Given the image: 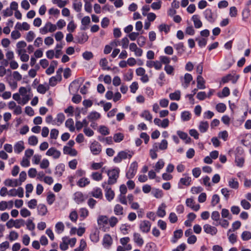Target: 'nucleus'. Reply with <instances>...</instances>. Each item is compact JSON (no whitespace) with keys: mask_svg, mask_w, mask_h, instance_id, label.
I'll use <instances>...</instances> for the list:
<instances>
[{"mask_svg":"<svg viewBox=\"0 0 251 251\" xmlns=\"http://www.w3.org/2000/svg\"><path fill=\"white\" fill-rule=\"evenodd\" d=\"M115 194L113 190L109 187H106L105 188V197L109 201H111L114 198Z\"/></svg>","mask_w":251,"mask_h":251,"instance_id":"nucleus-18","label":"nucleus"},{"mask_svg":"<svg viewBox=\"0 0 251 251\" xmlns=\"http://www.w3.org/2000/svg\"><path fill=\"white\" fill-rule=\"evenodd\" d=\"M19 237L18 233L15 231H11L9 235V239L11 241L16 240Z\"/></svg>","mask_w":251,"mask_h":251,"instance_id":"nucleus-61","label":"nucleus"},{"mask_svg":"<svg viewBox=\"0 0 251 251\" xmlns=\"http://www.w3.org/2000/svg\"><path fill=\"white\" fill-rule=\"evenodd\" d=\"M133 240L139 246H142L144 244V240L138 233H134Z\"/></svg>","mask_w":251,"mask_h":251,"instance_id":"nucleus-21","label":"nucleus"},{"mask_svg":"<svg viewBox=\"0 0 251 251\" xmlns=\"http://www.w3.org/2000/svg\"><path fill=\"white\" fill-rule=\"evenodd\" d=\"M228 186L232 189H237L239 187V183L235 178H230L228 180Z\"/></svg>","mask_w":251,"mask_h":251,"instance_id":"nucleus-34","label":"nucleus"},{"mask_svg":"<svg viewBox=\"0 0 251 251\" xmlns=\"http://www.w3.org/2000/svg\"><path fill=\"white\" fill-rule=\"evenodd\" d=\"M183 232L181 229L177 230L174 232V238L172 239V242L174 243H176L177 240L182 236Z\"/></svg>","mask_w":251,"mask_h":251,"instance_id":"nucleus-35","label":"nucleus"},{"mask_svg":"<svg viewBox=\"0 0 251 251\" xmlns=\"http://www.w3.org/2000/svg\"><path fill=\"white\" fill-rule=\"evenodd\" d=\"M90 184V181L87 178L82 177L77 182V185L80 187H84Z\"/></svg>","mask_w":251,"mask_h":251,"instance_id":"nucleus-32","label":"nucleus"},{"mask_svg":"<svg viewBox=\"0 0 251 251\" xmlns=\"http://www.w3.org/2000/svg\"><path fill=\"white\" fill-rule=\"evenodd\" d=\"M37 208L38 214L41 216H45L48 212L46 206L43 204H40Z\"/></svg>","mask_w":251,"mask_h":251,"instance_id":"nucleus-25","label":"nucleus"},{"mask_svg":"<svg viewBox=\"0 0 251 251\" xmlns=\"http://www.w3.org/2000/svg\"><path fill=\"white\" fill-rule=\"evenodd\" d=\"M63 153L65 154L74 156L77 155V152L75 149L66 146L63 148Z\"/></svg>","mask_w":251,"mask_h":251,"instance_id":"nucleus-16","label":"nucleus"},{"mask_svg":"<svg viewBox=\"0 0 251 251\" xmlns=\"http://www.w3.org/2000/svg\"><path fill=\"white\" fill-rule=\"evenodd\" d=\"M169 98L171 100H178L180 98V92L179 90L175 91L174 93H170Z\"/></svg>","mask_w":251,"mask_h":251,"instance_id":"nucleus-37","label":"nucleus"},{"mask_svg":"<svg viewBox=\"0 0 251 251\" xmlns=\"http://www.w3.org/2000/svg\"><path fill=\"white\" fill-rule=\"evenodd\" d=\"M197 88L200 89H204L205 88V81L201 75H199L197 78Z\"/></svg>","mask_w":251,"mask_h":251,"instance_id":"nucleus-22","label":"nucleus"},{"mask_svg":"<svg viewBox=\"0 0 251 251\" xmlns=\"http://www.w3.org/2000/svg\"><path fill=\"white\" fill-rule=\"evenodd\" d=\"M91 177L96 181H100L102 178V174L98 172H93L91 174Z\"/></svg>","mask_w":251,"mask_h":251,"instance_id":"nucleus-48","label":"nucleus"},{"mask_svg":"<svg viewBox=\"0 0 251 251\" xmlns=\"http://www.w3.org/2000/svg\"><path fill=\"white\" fill-rule=\"evenodd\" d=\"M79 214L82 220H84L88 216L89 211L86 208H81L79 210Z\"/></svg>","mask_w":251,"mask_h":251,"instance_id":"nucleus-39","label":"nucleus"},{"mask_svg":"<svg viewBox=\"0 0 251 251\" xmlns=\"http://www.w3.org/2000/svg\"><path fill=\"white\" fill-rule=\"evenodd\" d=\"M138 168V164L136 161L132 162L129 167V168L126 173V176L127 178L130 179L133 178L137 172Z\"/></svg>","mask_w":251,"mask_h":251,"instance_id":"nucleus-5","label":"nucleus"},{"mask_svg":"<svg viewBox=\"0 0 251 251\" xmlns=\"http://www.w3.org/2000/svg\"><path fill=\"white\" fill-rule=\"evenodd\" d=\"M112 244V239L109 234L104 235L103 239V245L105 248H109Z\"/></svg>","mask_w":251,"mask_h":251,"instance_id":"nucleus-17","label":"nucleus"},{"mask_svg":"<svg viewBox=\"0 0 251 251\" xmlns=\"http://www.w3.org/2000/svg\"><path fill=\"white\" fill-rule=\"evenodd\" d=\"M90 150L93 154H99L101 151V146L98 142H94L91 145Z\"/></svg>","mask_w":251,"mask_h":251,"instance_id":"nucleus-8","label":"nucleus"},{"mask_svg":"<svg viewBox=\"0 0 251 251\" xmlns=\"http://www.w3.org/2000/svg\"><path fill=\"white\" fill-rule=\"evenodd\" d=\"M93 0H87L84 1L85 2L84 4V8L86 12L88 13H91L92 10L91 2L93 1Z\"/></svg>","mask_w":251,"mask_h":251,"instance_id":"nucleus-40","label":"nucleus"},{"mask_svg":"<svg viewBox=\"0 0 251 251\" xmlns=\"http://www.w3.org/2000/svg\"><path fill=\"white\" fill-rule=\"evenodd\" d=\"M60 248L62 251H66L68 248V238L65 237L62 238V242L60 244Z\"/></svg>","mask_w":251,"mask_h":251,"instance_id":"nucleus-38","label":"nucleus"},{"mask_svg":"<svg viewBox=\"0 0 251 251\" xmlns=\"http://www.w3.org/2000/svg\"><path fill=\"white\" fill-rule=\"evenodd\" d=\"M166 205L164 204H162L161 206L159 207L157 211V215L160 217H163L166 215L165 211Z\"/></svg>","mask_w":251,"mask_h":251,"instance_id":"nucleus-36","label":"nucleus"},{"mask_svg":"<svg viewBox=\"0 0 251 251\" xmlns=\"http://www.w3.org/2000/svg\"><path fill=\"white\" fill-rule=\"evenodd\" d=\"M134 154L133 151H122L118 152L117 155L113 158V161L115 163H119L122 162L123 159H126L128 158H131Z\"/></svg>","mask_w":251,"mask_h":251,"instance_id":"nucleus-1","label":"nucleus"},{"mask_svg":"<svg viewBox=\"0 0 251 251\" xmlns=\"http://www.w3.org/2000/svg\"><path fill=\"white\" fill-rule=\"evenodd\" d=\"M118 220L115 216H112L108 219V223L111 227H114L118 223Z\"/></svg>","mask_w":251,"mask_h":251,"instance_id":"nucleus-59","label":"nucleus"},{"mask_svg":"<svg viewBox=\"0 0 251 251\" xmlns=\"http://www.w3.org/2000/svg\"><path fill=\"white\" fill-rule=\"evenodd\" d=\"M151 193L157 199L161 198L163 196L162 191L157 189L153 190Z\"/></svg>","mask_w":251,"mask_h":251,"instance_id":"nucleus-56","label":"nucleus"},{"mask_svg":"<svg viewBox=\"0 0 251 251\" xmlns=\"http://www.w3.org/2000/svg\"><path fill=\"white\" fill-rule=\"evenodd\" d=\"M164 162L162 159H159L155 165V170L159 172L164 166Z\"/></svg>","mask_w":251,"mask_h":251,"instance_id":"nucleus-42","label":"nucleus"},{"mask_svg":"<svg viewBox=\"0 0 251 251\" xmlns=\"http://www.w3.org/2000/svg\"><path fill=\"white\" fill-rule=\"evenodd\" d=\"M25 225V222L23 219H10L6 223V226L8 228H11L15 227L16 228H20L24 226Z\"/></svg>","mask_w":251,"mask_h":251,"instance_id":"nucleus-3","label":"nucleus"},{"mask_svg":"<svg viewBox=\"0 0 251 251\" xmlns=\"http://www.w3.org/2000/svg\"><path fill=\"white\" fill-rule=\"evenodd\" d=\"M151 227V223L146 220L141 222L140 224V229L144 233H148L150 231Z\"/></svg>","mask_w":251,"mask_h":251,"instance_id":"nucleus-7","label":"nucleus"},{"mask_svg":"<svg viewBox=\"0 0 251 251\" xmlns=\"http://www.w3.org/2000/svg\"><path fill=\"white\" fill-rule=\"evenodd\" d=\"M209 127V124L207 122H201L199 126V129L201 133L205 132Z\"/></svg>","mask_w":251,"mask_h":251,"instance_id":"nucleus-26","label":"nucleus"},{"mask_svg":"<svg viewBox=\"0 0 251 251\" xmlns=\"http://www.w3.org/2000/svg\"><path fill=\"white\" fill-rule=\"evenodd\" d=\"M181 118L183 121H188L191 118V114L188 111H184L181 113Z\"/></svg>","mask_w":251,"mask_h":251,"instance_id":"nucleus-49","label":"nucleus"},{"mask_svg":"<svg viewBox=\"0 0 251 251\" xmlns=\"http://www.w3.org/2000/svg\"><path fill=\"white\" fill-rule=\"evenodd\" d=\"M204 16L205 18L210 22L213 23L215 21V19L213 17V14L211 10L206 9L204 11Z\"/></svg>","mask_w":251,"mask_h":251,"instance_id":"nucleus-29","label":"nucleus"},{"mask_svg":"<svg viewBox=\"0 0 251 251\" xmlns=\"http://www.w3.org/2000/svg\"><path fill=\"white\" fill-rule=\"evenodd\" d=\"M27 92L25 87H22L19 89V93L22 96V101L21 102L22 105L25 104L30 99V96L27 94Z\"/></svg>","mask_w":251,"mask_h":251,"instance_id":"nucleus-6","label":"nucleus"},{"mask_svg":"<svg viewBox=\"0 0 251 251\" xmlns=\"http://www.w3.org/2000/svg\"><path fill=\"white\" fill-rule=\"evenodd\" d=\"M162 2L161 0H158L157 2H153L151 3V7L153 10H159L161 8Z\"/></svg>","mask_w":251,"mask_h":251,"instance_id":"nucleus-58","label":"nucleus"},{"mask_svg":"<svg viewBox=\"0 0 251 251\" xmlns=\"http://www.w3.org/2000/svg\"><path fill=\"white\" fill-rule=\"evenodd\" d=\"M153 147L156 150H165L168 148V142L166 140L164 139L159 143H155L153 144Z\"/></svg>","mask_w":251,"mask_h":251,"instance_id":"nucleus-12","label":"nucleus"},{"mask_svg":"<svg viewBox=\"0 0 251 251\" xmlns=\"http://www.w3.org/2000/svg\"><path fill=\"white\" fill-rule=\"evenodd\" d=\"M35 37V34L34 32L33 31H29L27 33V34L26 35L25 40L28 42H31L33 40Z\"/></svg>","mask_w":251,"mask_h":251,"instance_id":"nucleus-43","label":"nucleus"},{"mask_svg":"<svg viewBox=\"0 0 251 251\" xmlns=\"http://www.w3.org/2000/svg\"><path fill=\"white\" fill-rule=\"evenodd\" d=\"M56 30V25L48 22L40 29V33L41 34H46L48 32H53Z\"/></svg>","mask_w":251,"mask_h":251,"instance_id":"nucleus-4","label":"nucleus"},{"mask_svg":"<svg viewBox=\"0 0 251 251\" xmlns=\"http://www.w3.org/2000/svg\"><path fill=\"white\" fill-rule=\"evenodd\" d=\"M211 219L214 221L219 222L220 220L219 212L217 211H213L211 214Z\"/></svg>","mask_w":251,"mask_h":251,"instance_id":"nucleus-64","label":"nucleus"},{"mask_svg":"<svg viewBox=\"0 0 251 251\" xmlns=\"http://www.w3.org/2000/svg\"><path fill=\"white\" fill-rule=\"evenodd\" d=\"M108 223V219L105 216H100L98 219V223L99 225L102 224H107Z\"/></svg>","mask_w":251,"mask_h":251,"instance_id":"nucleus-60","label":"nucleus"},{"mask_svg":"<svg viewBox=\"0 0 251 251\" xmlns=\"http://www.w3.org/2000/svg\"><path fill=\"white\" fill-rule=\"evenodd\" d=\"M99 141L100 142L106 143L107 144H111L112 143V138L110 136L107 137H99L98 138Z\"/></svg>","mask_w":251,"mask_h":251,"instance_id":"nucleus-45","label":"nucleus"},{"mask_svg":"<svg viewBox=\"0 0 251 251\" xmlns=\"http://www.w3.org/2000/svg\"><path fill=\"white\" fill-rule=\"evenodd\" d=\"M203 230L207 234L212 236L216 235L217 233V229L216 227L209 224H205L203 226Z\"/></svg>","mask_w":251,"mask_h":251,"instance_id":"nucleus-9","label":"nucleus"},{"mask_svg":"<svg viewBox=\"0 0 251 251\" xmlns=\"http://www.w3.org/2000/svg\"><path fill=\"white\" fill-rule=\"evenodd\" d=\"M108 61L105 58H102L100 62V64L103 70H110V68L107 67Z\"/></svg>","mask_w":251,"mask_h":251,"instance_id":"nucleus-52","label":"nucleus"},{"mask_svg":"<svg viewBox=\"0 0 251 251\" xmlns=\"http://www.w3.org/2000/svg\"><path fill=\"white\" fill-rule=\"evenodd\" d=\"M192 20L194 23L195 28H199L202 26V23L198 15H194L192 17Z\"/></svg>","mask_w":251,"mask_h":251,"instance_id":"nucleus-19","label":"nucleus"},{"mask_svg":"<svg viewBox=\"0 0 251 251\" xmlns=\"http://www.w3.org/2000/svg\"><path fill=\"white\" fill-rule=\"evenodd\" d=\"M90 194L96 198L101 199L102 198V192L100 188H94Z\"/></svg>","mask_w":251,"mask_h":251,"instance_id":"nucleus-20","label":"nucleus"},{"mask_svg":"<svg viewBox=\"0 0 251 251\" xmlns=\"http://www.w3.org/2000/svg\"><path fill=\"white\" fill-rule=\"evenodd\" d=\"M38 138L35 136H31L29 137L28 143L30 145L35 146L38 143Z\"/></svg>","mask_w":251,"mask_h":251,"instance_id":"nucleus-53","label":"nucleus"},{"mask_svg":"<svg viewBox=\"0 0 251 251\" xmlns=\"http://www.w3.org/2000/svg\"><path fill=\"white\" fill-rule=\"evenodd\" d=\"M46 155L50 156H52L54 159H57L60 157L61 152L54 148H51L47 151L46 152Z\"/></svg>","mask_w":251,"mask_h":251,"instance_id":"nucleus-10","label":"nucleus"},{"mask_svg":"<svg viewBox=\"0 0 251 251\" xmlns=\"http://www.w3.org/2000/svg\"><path fill=\"white\" fill-rule=\"evenodd\" d=\"M99 231L96 230L94 233L90 235V239L94 242H97L99 240Z\"/></svg>","mask_w":251,"mask_h":251,"instance_id":"nucleus-44","label":"nucleus"},{"mask_svg":"<svg viewBox=\"0 0 251 251\" xmlns=\"http://www.w3.org/2000/svg\"><path fill=\"white\" fill-rule=\"evenodd\" d=\"M4 184L7 186L15 187L21 185L18 179H6L4 181Z\"/></svg>","mask_w":251,"mask_h":251,"instance_id":"nucleus-13","label":"nucleus"},{"mask_svg":"<svg viewBox=\"0 0 251 251\" xmlns=\"http://www.w3.org/2000/svg\"><path fill=\"white\" fill-rule=\"evenodd\" d=\"M216 110L220 113H223L226 109V106L223 103H219L216 106Z\"/></svg>","mask_w":251,"mask_h":251,"instance_id":"nucleus-55","label":"nucleus"},{"mask_svg":"<svg viewBox=\"0 0 251 251\" xmlns=\"http://www.w3.org/2000/svg\"><path fill=\"white\" fill-rule=\"evenodd\" d=\"M119 172L120 170L118 168L113 169L107 171V175L108 176V184H113L117 182V180L119 177Z\"/></svg>","mask_w":251,"mask_h":251,"instance_id":"nucleus-2","label":"nucleus"},{"mask_svg":"<svg viewBox=\"0 0 251 251\" xmlns=\"http://www.w3.org/2000/svg\"><path fill=\"white\" fill-rule=\"evenodd\" d=\"M121 45L122 47V48L126 49H127L129 44V40L128 38L126 37L123 38L121 41H120Z\"/></svg>","mask_w":251,"mask_h":251,"instance_id":"nucleus-63","label":"nucleus"},{"mask_svg":"<svg viewBox=\"0 0 251 251\" xmlns=\"http://www.w3.org/2000/svg\"><path fill=\"white\" fill-rule=\"evenodd\" d=\"M184 84H183L184 87L186 88L188 87L189 83L193 79L192 75L190 74L186 73L184 76Z\"/></svg>","mask_w":251,"mask_h":251,"instance_id":"nucleus-31","label":"nucleus"},{"mask_svg":"<svg viewBox=\"0 0 251 251\" xmlns=\"http://www.w3.org/2000/svg\"><path fill=\"white\" fill-rule=\"evenodd\" d=\"M101 117L100 113L94 111H92L88 115L87 118L90 121H94L99 120Z\"/></svg>","mask_w":251,"mask_h":251,"instance_id":"nucleus-15","label":"nucleus"},{"mask_svg":"<svg viewBox=\"0 0 251 251\" xmlns=\"http://www.w3.org/2000/svg\"><path fill=\"white\" fill-rule=\"evenodd\" d=\"M241 238L243 241H248L251 239V232L249 231H243L241 234Z\"/></svg>","mask_w":251,"mask_h":251,"instance_id":"nucleus-46","label":"nucleus"},{"mask_svg":"<svg viewBox=\"0 0 251 251\" xmlns=\"http://www.w3.org/2000/svg\"><path fill=\"white\" fill-rule=\"evenodd\" d=\"M114 212L115 215H123L124 214V208L122 205L119 204H117L115 205L114 208Z\"/></svg>","mask_w":251,"mask_h":251,"instance_id":"nucleus-28","label":"nucleus"},{"mask_svg":"<svg viewBox=\"0 0 251 251\" xmlns=\"http://www.w3.org/2000/svg\"><path fill=\"white\" fill-rule=\"evenodd\" d=\"M177 134L181 139L186 140V143L190 142L191 138L188 137L186 133L178 130L177 131Z\"/></svg>","mask_w":251,"mask_h":251,"instance_id":"nucleus-33","label":"nucleus"},{"mask_svg":"<svg viewBox=\"0 0 251 251\" xmlns=\"http://www.w3.org/2000/svg\"><path fill=\"white\" fill-rule=\"evenodd\" d=\"M82 5V4L81 1H75L73 4L74 9L77 12H79L81 11Z\"/></svg>","mask_w":251,"mask_h":251,"instance_id":"nucleus-47","label":"nucleus"},{"mask_svg":"<svg viewBox=\"0 0 251 251\" xmlns=\"http://www.w3.org/2000/svg\"><path fill=\"white\" fill-rule=\"evenodd\" d=\"M25 149L24 143L23 141L17 142L14 146V150L15 153H20Z\"/></svg>","mask_w":251,"mask_h":251,"instance_id":"nucleus-14","label":"nucleus"},{"mask_svg":"<svg viewBox=\"0 0 251 251\" xmlns=\"http://www.w3.org/2000/svg\"><path fill=\"white\" fill-rule=\"evenodd\" d=\"M65 126L69 128L70 131L73 132L75 131L74 122L72 119L70 118L67 120L65 122Z\"/></svg>","mask_w":251,"mask_h":251,"instance_id":"nucleus-30","label":"nucleus"},{"mask_svg":"<svg viewBox=\"0 0 251 251\" xmlns=\"http://www.w3.org/2000/svg\"><path fill=\"white\" fill-rule=\"evenodd\" d=\"M49 87L43 84H39L37 87V91L41 94H45L49 89Z\"/></svg>","mask_w":251,"mask_h":251,"instance_id":"nucleus-50","label":"nucleus"},{"mask_svg":"<svg viewBox=\"0 0 251 251\" xmlns=\"http://www.w3.org/2000/svg\"><path fill=\"white\" fill-rule=\"evenodd\" d=\"M74 199L77 203H80L84 201V196L80 192H76L74 194Z\"/></svg>","mask_w":251,"mask_h":251,"instance_id":"nucleus-23","label":"nucleus"},{"mask_svg":"<svg viewBox=\"0 0 251 251\" xmlns=\"http://www.w3.org/2000/svg\"><path fill=\"white\" fill-rule=\"evenodd\" d=\"M195 203L194 200L192 198H188L186 200V204L188 207H189L194 211H198L200 208V205L198 204H195Z\"/></svg>","mask_w":251,"mask_h":251,"instance_id":"nucleus-11","label":"nucleus"},{"mask_svg":"<svg viewBox=\"0 0 251 251\" xmlns=\"http://www.w3.org/2000/svg\"><path fill=\"white\" fill-rule=\"evenodd\" d=\"M55 228L57 232L60 233L64 229V225L62 222H58L55 225Z\"/></svg>","mask_w":251,"mask_h":251,"instance_id":"nucleus-62","label":"nucleus"},{"mask_svg":"<svg viewBox=\"0 0 251 251\" xmlns=\"http://www.w3.org/2000/svg\"><path fill=\"white\" fill-rule=\"evenodd\" d=\"M231 231V229H230L228 231L227 235L228 236V240L231 244L235 243L237 241V236L234 234L232 233L230 235H229V233Z\"/></svg>","mask_w":251,"mask_h":251,"instance_id":"nucleus-51","label":"nucleus"},{"mask_svg":"<svg viewBox=\"0 0 251 251\" xmlns=\"http://www.w3.org/2000/svg\"><path fill=\"white\" fill-rule=\"evenodd\" d=\"M99 131L103 135H107L109 134V130L108 128L104 126H101L100 127Z\"/></svg>","mask_w":251,"mask_h":251,"instance_id":"nucleus-57","label":"nucleus"},{"mask_svg":"<svg viewBox=\"0 0 251 251\" xmlns=\"http://www.w3.org/2000/svg\"><path fill=\"white\" fill-rule=\"evenodd\" d=\"M16 27L19 30H28L30 28L29 25L26 22H24L22 24L17 23Z\"/></svg>","mask_w":251,"mask_h":251,"instance_id":"nucleus-24","label":"nucleus"},{"mask_svg":"<svg viewBox=\"0 0 251 251\" xmlns=\"http://www.w3.org/2000/svg\"><path fill=\"white\" fill-rule=\"evenodd\" d=\"M141 116L144 118L145 120L151 122L152 120V116L149 111L147 110H145L143 111L141 114Z\"/></svg>","mask_w":251,"mask_h":251,"instance_id":"nucleus-41","label":"nucleus"},{"mask_svg":"<svg viewBox=\"0 0 251 251\" xmlns=\"http://www.w3.org/2000/svg\"><path fill=\"white\" fill-rule=\"evenodd\" d=\"M183 175L184 177L180 178L179 182L184 185L189 186L191 182V178L186 174Z\"/></svg>","mask_w":251,"mask_h":251,"instance_id":"nucleus-27","label":"nucleus"},{"mask_svg":"<svg viewBox=\"0 0 251 251\" xmlns=\"http://www.w3.org/2000/svg\"><path fill=\"white\" fill-rule=\"evenodd\" d=\"M76 27V25L73 21H71L67 25V30L70 32H73Z\"/></svg>","mask_w":251,"mask_h":251,"instance_id":"nucleus-54","label":"nucleus"}]
</instances>
